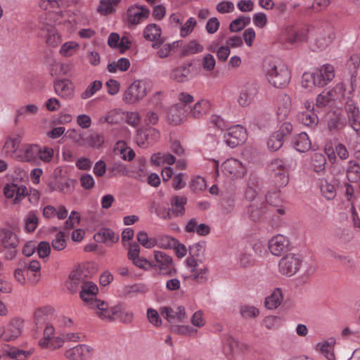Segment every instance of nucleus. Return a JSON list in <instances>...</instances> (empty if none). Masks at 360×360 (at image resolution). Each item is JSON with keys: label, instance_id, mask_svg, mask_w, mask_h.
Wrapping results in <instances>:
<instances>
[{"label": "nucleus", "instance_id": "31", "mask_svg": "<svg viewBox=\"0 0 360 360\" xmlns=\"http://www.w3.org/2000/svg\"><path fill=\"white\" fill-rule=\"evenodd\" d=\"M326 158L321 153H314L310 157V166L316 173L323 171L326 168Z\"/></svg>", "mask_w": 360, "mask_h": 360}, {"label": "nucleus", "instance_id": "11", "mask_svg": "<svg viewBox=\"0 0 360 360\" xmlns=\"http://www.w3.org/2000/svg\"><path fill=\"white\" fill-rule=\"evenodd\" d=\"M150 15V10L146 6L134 4L127 11L125 22L129 27H135L143 22Z\"/></svg>", "mask_w": 360, "mask_h": 360}, {"label": "nucleus", "instance_id": "59", "mask_svg": "<svg viewBox=\"0 0 360 360\" xmlns=\"http://www.w3.org/2000/svg\"><path fill=\"white\" fill-rule=\"evenodd\" d=\"M102 87V82L98 80H95L91 83L86 89V90L81 94L82 99H87L94 96Z\"/></svg>", "mask_w": 360, "mask_h": 360}, {"label": "nucleus", "instance_id": "43", "mask_svg": "<svg viewBox=\"0 0 360 360\" xmlns=\"http://www.w3.org/2000/svg\"><path fill=\"white\" fill-rule=\"evenodd\" d=\"M320 189L322 195L327 200H332L336 195L335 186L326 179H322L320 180Z\"/></svg>", "mask_w": 360, "mask_h": 360}, {"label": "nucleus", "instance_id": "12", "mask_svg": "<svg viewBox=\"0 0 360 360\" xmlns=\"http://www.w3.org/2000/svg\"><path fill=\"white\" fill-rule=\"evenodd\" d=\"M270 169L274 173V182L277 186L283 187L288 184V165L283 160L272 161Z\"/></svg>", "mask_w": 360, "mask_h": 360}, {"label": "nucleus", "instance_id": "51", "mask_svg": "<svg viewBox=\"0 0 360 360\" xmlns=\"http://www.w3.org/2000/svg\"><path fill=\"white\" fill-rule=\"evenodd\" d=\"M130 66L129 60L126 58H121L117 62L109 63L107 70L110 72H116L117 70L126 71Z\"/></svg>", "mask_w": 360, "mask_h": 360}, {"label": "nucleus", "instance_id": "60", "mask_svg": "<svg viewBox=\"0 0 360 360\" xmlns=\"http://www.w3.org/2000/svg\"><path fill=\"white\" fill-rule=\"evenodd\" d=\"M282 323V319L277 316H269L262 321V325L269 330H275L279 328Z\"/></svg>", "mask_w": 360, "mask_h": 360}, {"label": "nucleus", "instance_id": "35", "mask_svg": "<svg viewBox=\"0 0 360 360\" xmlns=\"http://www.w3.org/2000/svg\"><path fill=\"white\" fill-rule=\"evenodd\" d=\"M94 238L98 242L105 243H115L119 239V236L110 229H101Z\"/></svg>", "mask_w": 360, "mask_h": 360}, {"label": "nucleus", "instance_id": "20", "mask_svg": "<svg viewBox=\"0 0 360 360\" xmlns=\"http://www.w3.org/2000/svg\"><path fill=\"white\" fill-rule=\"evenodd\" d=\"M93 349L86 345H78L65 352L66 358L70 360H84L92 355Z\"/></svg>", "mask_w": 360, "mask_h": 360}, {"label": "nucleus", "instance_id": "13", "mask_svg": "<svg viewBox=\"0 0 360 360\" xmlns=\"http://www.w3.org/2000/svg\"><path fill=\"white\" fill-rule=\"evenodd\" d=\"M226 143L231 148H235L243 143L247 139L246 130L240 125L229 127L224 136Z\"/></svg>", "mask_w": 360, "mask_h": 360}, {"label": "nucleus", "instance_id": "55", "mask_svg": "<svg viewBox=\"0 0 360 360\" xmlns=\"http://www.w3.org/2000/svg\"><path fill=\"white\" fill-rule=\"evenodd\" d=\"M115 151L120 153L122 158L124 160H131L134 157V152L130 148L125 145L124 142L119 141L117 143Z\"/></svg>", "mask_w": 360, "mask_h": 360}, {"label": "nucleus", "instance_id": "6", "mask_svg": "<svg viewBox=\"0 0 360 360\" xmlns=\"http://www.w3.org/2000/svg\"><path fill=\"white\" fill-rule=\"evenodd\" d=\"M73 0H40L39 6L45 11H49L47 17L44 22H52L55 25L61 23L59 20L62 13L60 7L68 6Z\"/></svg>", "mask_w": 360, "mask_h": 360}, {"label": "nucleus", "instance_id": "24", "mask_svg": "<svg viewBox=\"0 0 360 360\" xmlns=\"http://www.w3.org/2000/svg\"><path fill=\"white\" fill-rule=\"evenodd\" d=\"M85 274L84 273L83 269L80 266L77 267L70 273L69 276V279L67 282V288L72 292H76L79 285L81 286L86 281H84Z\"/></svg>", "mask_w": 360, "mask_h": 360}, {"label": "nucleus", "instance_id": "36", "mask_svg": "<svg viewBox=\"0 0 360 360\" xmlns=\"http://www.w3.org/2000/svg\"><path fill=\"white\" fill-rule=\"evenodd\" d=\"M258 179L255 176H250L248 179L247 188L245 192L246 200L252 201L256 199L259 193Z\"/></svg>", "mask_w": 360, "mask_h": 360}, {"label": "nucleus", "instance_id": "5", "mask_svg": "<svg viewBox=\"0 0 360 360\" xmlns=\"http://www.w3.org/2000/svg\"><path fill=\"white\" fill-rule=\"evenodd\" d=\"M308 35V27L296 28L292 23H286L281 30V40L294 46L307 41Z\"/></svg>", "mask_w": 360, "mask_h": 360}, {"label": "nucleus", "instance_id": "64", "mask_svg": "<svg viewBox=\"0 0 360 360\" xmlns=\"http://www.w3.org/2000/svg\"><path fill=\"white\" fill-rule=\"evenodd\" d=\"M283 140L280 135L275 132L269 137L267 141L268 148L271 150L276 151L283 146Z\"/></svg>", "mask_w": 360, "mask_h": 360}, {"label": "nucleus", "instance_id": "23", "mask_svg": "<svg viewBox=\"0 0 360 360\" xmlns=\"http://www.w3.org/2000/svg\"><path fill=\"white\" fill-rule=\"evenodd\" d=\"M20 143L21 136L19 135L7 138L3 148L4 155L16 160V155L19 152Z\"/></svg>", "mask_w": 360, "mask_h": 360}, {"label": "nucleus", "instance_id": "62", "mask_svg": "<svg viewBox=\"0 0 360 360\" xmlns=\"http://www.w3.org/2000/svg\"><path fill=\"white\" fill-rule=\"evenodd\" d=\"M298 120L305 126H312L318 122V117L314 113L301 112L298 115Z\"/></svg>", "mask_w": 360, "mask_h": 360}, {"label": "nucleus", "instance_id": "22", "mask_svg": "<svg viewBox=\"0 0 360 360\" xmlns=\"http://www.w3.org/2000/svg\"><path fill=\"white\" fill-rule=\"evenodd\" d=\"M189 116L193 118H200L206 115L211 108V103L207 99H201L194 105H188Z\"/></svg>", "mask_w": 360, "mask_h": 360}, {"label": "nucleus", "instance_id": "38", "mask_svg": "<svg viewBox=\"0 0 360 360\" xmlns=\"http://www.w3.org/2000/svg\"><path fill=\"white\" fill-rule=\"evenodd\" d=\"M188 233H197L200 236H205L210 233V227L205 224H198L195 219H191L186 226Z\"/></svg>", "mask_w": 360, "mask_h": 360}, {"label": "nucleus", "instance_id": "7", "mask_svg": "<svg viewBox=\"0 0 360 360\" xmlns=\"http://www.w3.org/2000/svg\"><path fill=\"white\" fill-rule=\"evenodd\" d=\"M155 263L153 264V268L159 271L163 276H173L176 270L173 259L169 255L162 251H154Z\"/></svg>", "mask_w": 360, "mask_h": 360}, {"label": "nucleus", "instance_id": "18", "mask_svg": "<svg viewBox=\"0 0 360 360\" xmlns=\"http://www.w3.org/2000/svg\"><path fill=\"white\" fill-rule=\"evenodd\" d=\"M54 89L56 94L62 98L70 100L74 97V84L68 79H60L55 82Z\"/></svg>", "mask_w": 360, "mask_h": 360}, {"label": "nucleus", "instance_id": "9", "mask_svg": "<svg viewBox=\"0 0 360 360\" xmlns=\"http://www.w3.org/2000/svg\"><path fill=\"white\" fill-rule=\"evenodd\" d=\"M98 291V287L95 283L86 281L82 285V290L79 293L82 300L89 304L90 307L95 311L96 315L97 312L100 311V309L98 307H100V304L106 303L104 301L96 299Z\"/></svg>", "mask_w": 360, "mask_h": 360}, {"label": "nucleus", "instance_id": "26", "mask_svg": "<svg viewBox=\"0 0 360 360\" xmlns=\"http://www.w3.org/2000/svg\"><path fill=\"white\" fill-rule=\"evenodd\" d=\"M335 340L333 338H328L326 340L318 342L316 345L315 349L323 354L328 360H335V356L334 354V345Z\"/></svg>", "mask_w": 360, "mask_h": 360}, {"label": "nucleus", "instance_id": "37", "mask_svg": "<svg viewBox=\"0 0 360 360\" xmlns=\"http://www.w3.org/2000/svg\"><path fill=\"white\" fill-rule=\"evenodd\" d=\"M283 301V294L280 288L275 289L265 300V306L269 309H275Z\"/></svg>", "mask_w": 360, "mask_h": 360}, {"label": "nucleus", "instance_id": "48", "mask_svg": "<svg viewBox=\"0 0 360 360\" xmlns=\"http://www.w3.org/2000/svg\"><path fill=\"white\" fill-rule=\"evenodd\" d=\"M347 178L350 182H356L360 179V167L354 161H349L347 167Z\"/></svg>", "mask_w": 360, "mask_h": 360}, {"label": "nucleus", "instance_id": "47", "mask_svg": "<svg viewBox=\"0 0 360 360\" xmlns=\"http://www.w3.org/2000/svg\"><path fill=\"white\" fill-rule=\"evenodd\" d=\"M182 51L185 55H194L202 53L204 51V46L197 40L193 39L184 46Z\"/></svg>", "mask_w": 360, "mask_h": 360}, {"label": "nucleus", "instance_id": "40", "mask_svg": "<svg viewBox=\"0 0 360 360\" xmlns=\"http://www.w3.org/2000/svg\"><path fill=\"white\" fill-rule=\"evenodd\" d=\"M121 0H100L97 11L103 15L111 14L115 11V7Z\"/></svg>", "mask_w": 360, "mask_h": 360}, {"label": "nucleus", "instance_id": "25", "mask_svg": "<svg viewBox=\"0 0 360 360\" xmlns=\"http://www.w3.org/2000/svg\"><path fill=\"white\" fill-rule=\"evenodd\" d=\"M162 315L169 322L175 320L182 322L186 319V313L183 306H178L175 309L165 307L161 310Z\"/></svg>", "mask_w": 360, "mask_h": 360}, {"label": "nucleus", "instance_id": "33", "mask_svg": "<svg viewBox=\"0 0 360 360\" xmlns=\"http://www.w3.org/2000/svg\"><path fill=\"white\" fill-rule=\"evenodd\" d=\"M187 198L184 196H174L171 200V212L173 217L182 216L185 212L184 205Z\"/></svg>", "mask_w": 360, "mask_h": 360}, {"label": "nucleus", "instance_id": "14", "mask_svg": "<svg viewBox=\"0 0 360 360\" xmlns=\"http://www.w3.org/2000/svg\"><path fill=\"white\" fill-rule=\"evenodd\" d=\"M224 173L231 178H240L246 172L245 166L238 160L231 158L226 160L222 165Z\"/></svg>", "mask_w": 360, "mask_h": 360}, {"label": "nucleus", "instance_id": "52", "mask_svg": "<svg viewBox=\"0 0 360 360\" xmlns=\"http://www.w3.org/2000/svg\"><path fill=\"white\" fill-rule=\"evenodd\" d=\"M335 236L342 243H347L354 238L352 231L346 227H338L335 230Z\"/></svg>", "mask_w": 360, "mask_h": 360}, {"label": "nucleus", "instance_id": "54", "mask_svg": "<svg viewBox=\"0 0 360 360\" xmlns=\"http://www.w3.org/2000/svg\"><path fill=\"white\" fill-rule=\"evenodd\" d=\"M136 239L139 243L146 248H152L158 244L155 238L149 237L145 231H140L137 233Z\"/></svg>", "mask_w": 360, "mask_h": 360}, {"label": "nucleus", "instance_id": "58", "mask_svg": "<svg viewBox=\"0 0 360 360\" xmlns=\"http://www.w3.org/2000/svg\"><path fill=\"white\" fill-rule=\"evenodd\" d=\"M238 341L232 336H228L224 343V352L226 354L230 355L238 350Z\"/></svg>", "mask_w": 360, "mask_h": 360}, {"label": "nucleus", "instance_id": "39", "mask_svg": "<svg viewBox=\"0 0 360 360\" xmlns=\"http://www.w3.org/2000/svg\"><path fill=\"white\" fill-rule=\"evenodd\" d=\"M39 108L37 105L34 103H29L27 105L19 107L16 110V118L15 123H17V118L22 117H25L27 116H34L39 113Z\"/></svg>", "mask_w": 360, "mask_h": 360}, {"label": "nucleus", "instance_id": "42", "mask_svg": "<svg viewBox=\"0 0 360 360\" xmlns=\"http://www.w3.org/2000/svg\"><path fill=\"white\" fill-rule=\"evenodd\" d=\"M335 99L336 98L335 90L323 91L317 96L316 106L317 108H323L327 106Z\"/></svg>", "mask_w": 360, "mask_h": 360}, {"label": "nucleus", "instance_id": "61", "mask_svg": "<svg viewBox=\"0 0 360 360\" xmlns=\"http://www.w3.org/2000/svg\"><path fill=\"white\" fill-rule=\"evenodd\" d=\"M39 155L38 160H41L44 162H50L53 158L54 151L52 148L48 146L41 147L39 146Z\"/></svg>", "mask_w": 360, "mask_h": 360}, {"label": "nucleus", "instance_id": "32", "mask_svg": "<svg viewBox=\"0 0 360 360\" xmlns=\"http://www.w3.org/2000/svg\"><path fill=\"white\" fill-rule=\"evenodd\" d=\"M311 141L308 135L305 132H302L297 134L294 140V148L300 153H304L311 148Z\"/></svg>", "mask_w": 360, "mask_h": 360}, {"label": "nucleus", "instance_id": "4", "mask_svg": "<svg viewBox=\"0 0 360 360\" xmlns=\"http://www.w3.org/2000/svg\"><path fill=\"white\" fill-rule=\"evenodd\" d=\"M179 103L172 106L168 115L169 121L173 124L181 123L189 116L188 105L194 101L192 95L182 92L179 95Z\"/></svg>", "mask_w": 360, "mask_h": 360}, {"label": "nucleus", "instance_id": "57", "mask_svg": "<svg viewBox=\"0 0 360 360\" xmlns=\"http://www.w3.org/2000/svg\"><path fill=\"white\" fill-rule=\"evenodd\" d=\"M65 136L79 146H84V138L83 136V133L77 129H70L68 130L65 134Z\"/></svg>", "mask_w": 360, "mask_h": 360}, {"label": "nucleus", "instance_id": "44", "mask_svg": "<svg viewBox=\"0 0 360 360\" xmlns=\"http://www.w3.org/2000/svg\"><path fill=\"white\" fill-rule=\"evenodd\" d=\"M25 229L28 233L35 231L39 224V217L36 211L32 210L28 212L24 219Z\"/></svg>", "mask_w": 360, "mask_h": 360}, {"label": "nucleus", "instance_id": "45", "mask_svg": "<svg viewBox=\"0 0 360 360\" xmlns=\"http://www.w3.org/2000/svg\"><path fill=\"white\" fill-rule=\"evenodd\" d=\"M4 354L12 359L26 360L31 354V352L13 347L5 349Z\"/></svg>", "mask_w": 360, "mask_h": 360}, {"label": "nucleus", "instance_id": "41", "mask_svg": "<svg viewBox=\"0 0 360 360\" xmlns=\"http://www.w3.org/2000/svg\"><path fill=\"white\" fill-rule=\"evenodd\" d=\"M290 98L287 95L281 96L277 111L278 120H283L287 117L290 110Z\"/></svg>", "mask_w": 360, "mask_h": 360}, {"label": "nucleus", "instance_id": "56", "mask_svg": "<svg viewBox=\"0 0 360 360\" xmlns=\"http://www.w3.org/2000/svg\"><path fill=\"white\" fill-rule=\"evenodd\" d=\"M190 73L189 68L186 67H180L174 70L171 73V78L178 82H185Z\"/></svg>", "mask_w": 360, "mask_h": 360}, {"label": "nucleus", "instance_id": "10", "mask_svg": "<svg viewBox=\"0 0 360 360\" xmlns=\"http://www.w3.org/2000/svg\"><path fill=\"white\" fill-rule=\"evenodd\" d=\"M54 25H56L53 21L44 22L41 20L40 22L39 35L44 39L47 46L50 47H56L62 41L61 36Z\"/></svg>", "mask_w": 360, "mask_h": 360}, {"label": "nucleus", "instance_id": "16", "mask_svg": "<svg viewBox=\"0 0 360 360\" xmlns=\"http://www.w3.org/2000/svg\"><path fill=\"white\" fill-rule=\"evenodd\" d=\"M23 328V321L20 319H14L10 321L4 330L2 338L5 341H13L20 337Z\"/></svg>", "mask_w": 360, "mask_h": 360}, {"label": "nucleus", "instance_id": "21", "mask_svg": "<svg viewBox=\"0 0 360 360\" xmlns=\"http://www.w3.org/2000/svg\"><path fill=\"white\" fill-rule=\"evenodd\" d=\"M289 244V240L285 236L278 234L269 240V248L274 255L280 256L288 250Z\"/></svg>", "mask_w": 360, "mask_h": 360}, {"label": "nucleus", "instance_id": "1", "mask_svg": "<svg viewBox=\"0 0 360 360\" xmlns=\"http://www.w3.org/2000/svg\"><path fill=\"white\" fill-rule=\"evenodd\" d=\"M266 78L275 87L285 86L290 79V72L288 67L276 61H269L264 66Z\"/></svg>", "mask_w": 360, "mask_h": 360}, {"label": "nucleus", "instance_id": "19", "mask_svg": "<svg viewBox=\"0 0 360 360\" xmlns=\"http://www.w3.org/2000/svg\"><path fill=\"white\" fill-rule=\"evenodd\" d=\"M257 92V85L250 81H248L243 87L239 94L238 102L240 105L246 107L253 101Z\"/></svg>", "mask_w": 360, "mask_h": 360}, {"label": "nucleus", "instance_id": "49", "mask_svg": "<svg viewBox=\"0 0 360 360\" xmlns=\"http://www.w3.org/2000/svg\"><path fill=\"white\" fill-rule=\"evenodd\" d=\"M110 177H120L127 176L129 170L126 165L121 162H114L108 168Z\"/></svg>", "mask_w": 360, "mask_h": 360}, {"label": "nucleus", "instance_id": "63", "mask_svg": "<svg viewBox=\"0 0 360 360\" xmlns=\"http://www.w3.org/2000/svg\"><path fill=\"white\" fill-rule=\"evenodd\" d=\"M201 66L205 71L211 72L216 66V60L211 53H206L202 58Z\"/></svg>", "mask_w": 360, "mask_h": 360}, {"label": "nucleus", "instance_id": "2", "mask_svg": "<svg viewBox=\"0 0 360 360\" xmlns=\"http://www.w3.org/2000/svg\"><path fill=\"white\" fill-rule=\"evenodd\" d=\"M100 311L97 312V316L105 321L119 320L123 323H131L134 321V313L126 311L122 304H117L109 307L108 303H101Z\"/></svg>", "mask_w": 360, "mask_h": 360}, {"label": "nucleus", "instance_id": "28", "mask_svg": "<svg viewBox=\"0 0 360 360\" xmlns=\"http://www.w3.org/2000/svg\"><path fill=\"white\" fill-rule=\"evenodd\" d=\"M0 242L4 248H15L18 243L16 235L7 229L0 230Z\"/></svg>", "mask_w": 360, "mask_h": 360}, {"label": "nucleus", "instance_id": "30", "mask_svg": "<svg viewBox=\"0 0 360 360\" xmlns=\"http://www.w3.org/2000/svg\"><path fill=\"white\" fill-rule=\"evenodd\" d=\"M178 41L170 44H162L157 41L153 44L152 47L158 49L157 56L158 57L165 58L168 57L171 52L178 46Z\"/></svg>", "mask_w": 360, "mask_h": 360}, {"label": "nucleus", "instance_id": "15", "mask_svg": "<svg viewBox=\"0 0 360 360\" xmlns=\"http://www.w3.org/2000/svg\"><path fill=\"white\" fill-rule=\"evenodd\" d=\"M39 151L37 144H24L20 148L16 160L20 162L36 163L38 162Z\"/></svg>", "mask_w": 360, "mask_h": 360}, {"label": "nucleus", "instance_id": "53", "mask_svg": "<svg viewBox=\"0 0 360 360\" xmlns=\"http://www.w3.org/2000/svg\"><path fill=\"white\" fill-rule=\"evenodd\" d=\"M197 25L196 20L191 17L184 23L182 22L179 28V34L182 38H186L192 33Z\"/></svg>", "mask_w": 360, "mask_h": 360}, {"label": "nucleus", "instance_id": "8", "mask_svg": "<svg viewBox=\"0 0 360 360\" xmlns=\"http://www.w3.org/2000/svg\"><path fill=\"white\" fill-rule=\"evenodd\" d=\"M302 263V259L300 255L289 253L280 259L279 272L283 276H292L299 271Z\"/></svg>", "mask_w": 360, "mask_h": 360}, {"label": "nucleus", "instance_id": "17", "mask_svg": "<svg viewBox=\"0 0 360 360\" xmlns=\"http://www.w3.org/2000/svg\"><path fill=\"white\" fill-rule=\"evenodd\" d=\"M315 80L318 86H323L335 77L334 68L331 65H323L314 71Z\"/></svg>", "mask_w": 360, "mask_h": 360}, {"label": "nucleus", "instance_id": "29", "mask_svg": "<svg viewBox=\"0 0 360 360\" xmlns=\"http://www.w3.org/2000/svg\"><path fill=\"white\" fill-rule=\"evenodd\" d=\"M42 214L46 219L57 217L58 219H64L67 217L68 211L63 205L59 206L58 209L52 205H46L42 209Z\"/></svg>", "mask_w": 360, "mask_h": 360}, {"label": "nucleus", "instance_id": "34", "mask_svg": "<svg viewBox=\"0 0 360 360\" xmlns=\"http://www.w3.org/2000/svg\"><path fill=\"white\" fill-rule=\"evenodd\" d=\"M162 34V30L160 25L155 23L148 25L143 30L144 38L150 41H155L160 39Z\"/></svg>", "mask_w": 360, "mask_h": 360}, {"label": "nucleus", "instance_id": "3", "mask_svg": "<svg viewBox=\"0 0 360 360\" xmlns=\"http://www.w3.org/2000/svg\"><path fill=\"white\" fill-rule=\"evenodd\" d=\"M152 89V82L146 79L134 81L124 91L122 100L127 104H134L142 100Z\"/></svg>", "mask_w": 360, "mask_h": 360}, {"label": "nucleus", "instance_id": "27", "mask_svg": "<svg viewBox=\"0 0 360 360\" xmlns=\"http://www.w3.org/2000/svg\"><path fill=\"white\" fill-rule=\"evenodd\" d=\"M160 138V132L155 128H149L144 131L139 133L136 136V141L139 146H145V141L147 144L155 143Z\"/></svg>", "mask_w": 360, "mask_h": 360}, {"label": "nucleus", "instance_id": "50", "mask_svg": "<svg viewBox=\"0 0 360 360\" xmlns=\"http://www.w3.org/2000/svg\"><path fill=\"white\" fill-rule=\"evenodd\" d=\"M79 44L73 41L64 43L59 51L60 54L63 57H71L79 50Z\"/></svg>", "mask_w": 360, "mask_h": 360}, {"label": "nucleus", "instance_id": "46", "mask_svg": "<svg viewBox=\"0 0 360 360\" xmlns=\"http://www.w3.org/2000/svg\"><path fill=\"white\" fill-rule=\"evenodd\" d=\"M104 142L102 135L96 133L91 132L86 138H84V146L94 148H100Z\"/></svg>", "mask_w": 360, "mask_h": 360}]
</instances>
